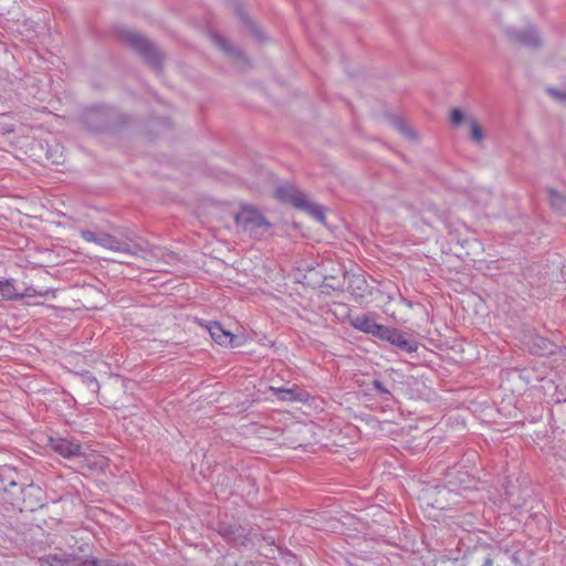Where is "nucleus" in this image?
I'll use <instances>...</instances> for the list:
<instances>
[{
    "mask_svg": "<svg viewBox=\"0 0 566 566\" xmlns=\"http://www.w3.org/2000/svg\"><path fill=\"white\" fill-rule=\"evenodd\" d=\"M396 125H397V128H398V129H399V130H400L405 136H407V137H409V138H415V137H416L415 132H413L410 127H408L405 123H402V122H397V123H396Z\"/></svg>",
    "mask_w": 566,
    "mask_h": 566,
    "instance_id": "obj_21",
    "label": "nucleus"
},
{
    "mask_svg": "<svg viewBox=\"0 0 566 566\" xmlns=\"http://www.w3.org/2000/svg\"><path fill=\"white\" fill-rule=\"evenodd\" d=\"M379 338L387 340L391 345L409 354L415 353L418 349V343L416 340L407 338L401 331L394 327L384 326Z\"/></svg>",
    "mask_w": 566,
    "mask_h": 566,
    "instance_id": "obj_4",
    "label": "nucleus"
},
{
    "mask_svg": "<svg viewBox=\"0 0 566 566\" xmlns=\"http://www.w3.org/2000/svg\"><path fill=\"white\" fill-rule=\"evenodd\" d=\"M548 92L549 94H552L553 96L559 98V99H563L565 101L566 99V91H557V90H554V88H548Z\"/></svg>",
    "mask_w": 566,
    "mask_h": 566,
    "instance_id": "obj_22",
    "label": "nucleus"
},
{
    "mask_svg": "<svg viewBox=\"0 0 566 566\" xmlns=\"http://www.w3.org/2000/svg\"><path fill=\"white\" fill-rule=\"evenodd\" d=\"M0 295L8 301L20 300V292L10 280L0 281Z\"/></svg>",
    "mask_w": 566,
    "mask_h": 566,
    "instance_id": "obj_13",
    "label": "nucleus"
},
{
    "mask_svg": "<svg viewBox=\"0 0 566 566\" xmlns=\"http://www.w3.org/2000/svg\"><path fill=\"white\" fill-rule=\"evenodd\" d=\"M208 331L211 338L219 345L231 347L238 346V344L235 343V336L229 331L224 329L220 323H209Z\"/></svg>",
    "mask_w": 566,
    "mask_h": 566,
    "instance_id": "obj_9",
    "label": "nucleus"
},
{
    "mask_svg": "<svg viewBox=\"0 0 566 566\" xmlns=\"http://www.w3.org/2000/svg\"><path fill=\"white\" fill-rule=\"evenodd\" d=\"M298 208L304 209L305 211H307L310 214H312L316 220H318L321 222H323L325 219V214H324V210H323L322 206L310 202L307 199H306V205L300 206Z\"/></svg>",
    "mask_w": 566,
    "mask_h": 566,
    "instance_id": "obj_15",
    "label": "nucleus"
},
{
    "mask_svg": "<svg viewBox=\"0 0 566 566\" xmlns=\"http://www.w3.org/2000/svg\"><path fill=\"white\" fill-rule=\"evenodd\" d=\"M507 35L526 46L541 44L539 34L533 25H527L524 29L511 28L507 30Z\"/></svg>",
    "mask_w": 566,
    "mask_h": 566,
    "instance_id": "obj_8",
    "label": "nucleus"
},
{
    "mask_svg": "<svg viewBox=\"0 0 566 566\" xmlns=\"http://www.w3.org/2000/svg\"><path fill=\"white\" fill-rule=\"evenodd\" d=\"M126 41L135 51L140 53L148 61L153 63L158 61L159 54L157 49L144 35L136 32H128L126 34Z\"/></svg>",
    "mask_w": 566,
    "mask_h": 566,
    "instance_id": "obj_5",
    "label": "nucleus"
},
{
    "mask_svg": "<svg viewBox=\"0 0 566 566\" xmlns=\"http://www.w3.org/2000/svg\"><path fill=\"white\" fill-rule=\"evenodd\" d=\"M96 463H98L101 467L104 464V459L103 458H99Z\"/></svg>",
    "mask_w": 566,
    "mask_h": 566,
    "instance_id": "obj_26",
    "label": "nucleus"
},
{
    "mask_svg": "<svg viewBox=\"0 0 566 566\" xmlns=\"http://www.w3.org/2000/svg\"><path fill=\"white\" fill-rule=\"evenodd\" d=\"M238 14L241 17L242 20H247L241 9L238 10Z\"/></svg>",
    "mask_w": 566,
    "mask_h": 566,
    "instance_id": "obj_24",
    "label": "nucleus"
},
{
    "mask_svg": "<svg viewBox=\"0 0 566 566\" xmlns=\"http://www.w3.org/2000/svg\"><path fill=\"white\" fill-rule=\"evenodd\" d=\"M276 394L277 399L282 401H306L310 395L305 390H298L297 388H270Z\"/></svg>",
    "mask_w": 566,
    "mask_h": 566,
    "instance_id": "obj_11",
    "label": "nucleus"
},
{
    "mask_svg": "<svg viewBox=\"0 0 566 566\" xmlns=\"http://www.w3.org/2000/svg\"><path fill=\"white\" fill-rule=\"evenodd\" d=\"M81 237L86 242H93L104 249L129 256L145 259L150 253V244L134 233L127 234L125 239H119L105 232L97 233L92 230H82Z\"/></svg>",
    "mask_w": 566,
    "mask_h": 566,
    "instance_id": "obj_1",
    "label": "nucleus"
},
{
    "mask_svg": "<svg viewBox=\"0 0 566 566\" xmlns=\"http://www.w3.org/2000/svg\"><path fill=\"white\" fill-rule=\"evenodd\" d=\"M468 123L470 124V128H471V138L475 143H481L483 139V136H484L482 128L480 127V125L478 124V122L474 118H469Z\"/></svg>",
    "mask_w": 566,
    "mask_h": 566,
    "instance_id": "obj_16",
    "label": "nucleus"
},
{
    "mask_svg": "<svg viewBox=\"0 0 566 566\" xmlns=\"http://www.w3.org/2000/svg\"><path fill=\"white\" fill-rule=\"evenodd\" d=\"M349 323L355 329L370 334L377 338H379L385 326L376 323L371 316L365 314L350 317Z\"/></svg>",
    "mask_w": 566,
    "mask_h": 566,
    "instance_id": "obj_7",
    "label": "nucleus"
},
{
    "mask_svg": "<svg viewBox=\"0 0 566 566\" xmlns=\"http://www.w3.org/2000/svg\"><path fill=\"white\" fill-rule=\"evenodd\" d=\"M82 380L91 391H97L99 389L97 379L90 373L83 374Z\"/></svg>",
    "mask_w": 566,
    "mask_h": 566,
    "instance_id": "obj_18",
    "label": "nucleus"
},
{
    "mask_svg": "<svg viewBox=\"0 0 566 566\" xmlns=\"http://www.w3.org/2000/svg\"><path fill=\"white\" fill-rule=\"evenodd\" d=\"M483 566H492V562L490 559H486L484 562Z\"/></svg>",
    "mask_w": 566,
    "mask_h": 566,
    "instance_id": "obj_25",
    "label": "nucleus"
},
{
    "mask_svg": "<svg viewBox=\"0 0 566 566\" xmlns=\"http://www.w3.org/2000/svg\"><path fill=\"white\" fill-rule=\"evenodd\" d=\"M41 296L45 298H54L55 292L53 290L46 289L44 291H36L35 289L29 286L23 292H20V300L24 297H33V296Z\"/></svg>",
    "mask_w": 566,
    "mask_h": 566,
    "instance_id": "obj_14",
    "label": "nucleus"
},
{
    "mask_svg": "<svg viewBox=\"0 0 566 566\" xmlns=\"http://www.w3.org/2000/svg\"><path fill=\"white\" fill-rule=\"evenodd\" d=\"M470 117H465V115L463 114V112L459 108H454L452 112H451V122L452 124L454 125H459L463 122H468Z\"/></svg>",
    "mask_w": 566,
    "mask_h": 566,
    "instance_id": "obj_19",
    "label": "nucleus"
},
{
    "mask_svg": "<svg viewBox=\"0 0 566 566\" xmlns=\"http://www.w3.org/2000/svg\"><path fill=\"white\" fill-rule=\"evenodd\" d=\"M40 562L42 566H133L96 558L82 559L75 556L61 557L59 555H48L42 557Z\"/></svg>",
    "mask_w": 566,
    "mask_h": 566,
    "instance_id": "obj_3",
    "label": "nucleus"
},
{
    "mask_svg": "<svg viewBox=\"0 0 566 566\" xmlns=\"http://www.w3.org/2000/svg\"><path fill=\"white\" fill-rule=\"evenodd\" d=\"M276 196L283 201L291 202L296 208L306 205V196L290 185L280 186L276 189Z\"/></svg>",
    "mask_w": 566,
    "mask_h": 566,
    "instance_id": "obj_10",
    "label": "nucleus"
},
{
    "mask_svg": "<svg viewBox=\"0 0 566 566\" xmlns=\"http://www.w3.org/2000/svg\"><path fill=\"white\" fill-rule=\"evenodd\" d=\"M49 444L53 451L66 459H72L81 455V444L67 438H50Z\"/></svg>",
    "mask_w": 566,
    "mask_h": 566,
    "instance_id": "obj_6",
    "label": "nucleus"
},
{
    "mask_svg": "<svg viewBox=\"0 0 566 566\" xmlns=\"http://www.w3.org/2000/svg\"><path fill=\"white\" fill-rule=\"evenodd\" d=\"M373 387L375 388V390H377V392L379 394L380 398L384 400V401H389L391 400L392 398V395L390 392L389 389H387L382 382L378 379H374L373 380Z\"/></svg>",
    "mask_w": 566,
    "mask_h": 566,
    "instance_id": "obj_17",
    "label": "nucleus"
},
{
    "mask_svg": "<svg viewBox=\"0 0 566 566\" xmlns=\"http://www.w3.org/2000/svg\"><path fill=\"white\" fill-rule=\"evenodd\" d=\"M237 223L253 237L262 235L270 226L262 213L253 207L243 208L237 216Z\"/></svg>",
    "mask_w": 566,
    "mask_h": 566,
    "instance_id": "obj_2",
    "label": "nucleus"
},
{
    "mask_svg": "<svg viewBox=\"0 0 566 566\" xmlns=\"http://www.w3.org/2000/svg\"><path fill=\"white\" fill-rule=\"evenodd\" d=\"M212 40L216 43V45L219 49H221L222 51H224V52H230L231 51V48L228 44L227 40L223 39L221 35L214 34V35H212Z\"/></svg>",
    "mask_w": 566,
    "mask_h": 566,
    "instance_id": "obj_20",
    "label": "nucleus"
},
{
    "mask_svg": "<svg viewBox=\"0 0 566 566\" xmlns=\"http://www.w3.org/2000/svg\"><path fill=\"white\" fill-rule=\"evenodd\" d=\"M449 484L450 486H442L441 489L438 490V494L441 497H446L448 494H451L453 492V490L451 489V481H449Z\"/></svg>",
    "mask_w": 566,
    "mask_h": 566,
    "instance_id": "obj_23",
    "label": "nucleus"
},
{
    "mask_svg": "<svg viewBox=\"0 0 566 566\" xmlns=\"http://www.w3.org/2000/svg\"><path fill=\"white\" fill-rule=\"evenodd\" d=\"M547 193L552 208L559 213H566V196L554 189H547Z\"/></svg>",
    "mask_w": 566,
    "mask_h": 566,
    "instance_id": "obj_12",
    "label": "nucleus"
}]
</instances>
